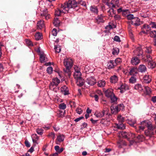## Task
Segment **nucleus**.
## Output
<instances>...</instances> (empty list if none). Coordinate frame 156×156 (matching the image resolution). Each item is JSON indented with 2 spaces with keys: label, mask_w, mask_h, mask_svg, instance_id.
<instances>
[{
  "label": "nucleus",
  "mask_w": 156,
  "mask_h": 156,
  "mask_svg": "<svg viewBox=\"0 0 156 156\" xmlns=\"http://www.w3.org/2000/svg\"><path fill=\"white\" fill-rule=\"evenodd\" d=\"M63 5L65 11H67L68 12L69 9H74L78 6V4L75 0H69L67 2H65L62 4Z\"/></svg>",
  "instance_id": "1"
},
{
  "label": "nucleus",
  "mask_w": 156,
  "mask_h": 156,
  "mask_svg": "<svg viewBox=\"0 0 156 156\" xmlns=\"http://www.w3.org/2000/svg\"><path fill=\"white\" fill-rule=\"evenodd\" d=\"M73 61L70 58H66L64 60V64L66 67V69H64V70L68 74L69 76H70L71 74L70 69L73 66Z\"/></svg>",
  "instance_id": "2"
},
{
  "label": "nucleus",
  "mask_w": 156,
  "mask_h": 156,
  "mask_svg": "<svg viewBox=\"0 0 156 156\" xmlns=\"http://www.w3.org/2000/svg\"><path fill=\"white\" fill-rule=\"evenodd\" d=\"M123 104H120L117 105L115 106V104L112 105L110 107L111 112L112 114H116L121 109H123Z\"/></svg>",
  "instance_id": "3"
},
{
  "label": "nucleus",
  "mask_w": 156,
  "mask_h": 156,
  "mask_svg": "<svg viewBox=\"0 0 156 156\" xmlns=\"http://www.w3.org/2000/svg\"><path fill=\"white\" fill-rule=\"evenodd\" d=\"M60 80L57 78H54L52 79V82L49 85V88L51 90H53L55 92H56L55 90V88L60 83Z\"/></svg>",
  "instance_id": "4"
},
{
  "label": "nucleus",
  "mask_w": 156,
  "mask_h": 156,
  "mask_svg": "<svg viewBox=\"0 0 156 156\" xmlns=\"http://www.w3.org/2000/svg\"><path fill=\"white\" fill-rule=\"evenodd\" d=\"M63 5L62 4L61 6H59L58 8L55 10V17H58L61 16L62 13H66L67 12V11H65L63 8Z\"/></svg>",
  "instance_id": "5"
},
{
  "label": "nucleus",
  "mask_w": 156,
  "mask_h": 156,
  "mask_svg": "<svg viewBox=\"0 0 156 156\" xmlns=\"http://www.w3.org/2000/svg\"><path fill=\"white\" fill-rule=\"evenodd\" d=\"M109 112V109L107 108H105L102 111H96L94 115L96 116V117L99 118H100L104 115L105 112H106L107 115H108Z\"/></svg>",
  "instance_id": "6"
},
{
  "label": "nucleus",
  "mask_w": 156,
  "mask_h": 156,
  "mask_svg": "<svg viewBox=\"0 0 156 156\" xmlns=\"http://www.w3.org/2000/svg\"><path fill=\"white\" fill-rule=\"evenodd\" d=\"M148 121L145 120L141 122V126H139V130L138 131H137V132H141L143 131L146 127H147Z\"/></svg>",
  "instance_id": "7"
},
{
  "label": "nucleus",
  "mask_w": 156,
  "mask_h": 156,
  "mask_svg": "<svg viewBox=\"0 0 156 156\" xmlns=\"http://www.w3.org/2000/svg\"><path fill=\"white\" fill-rule=\"evenodd\" d=\"M135 55L138 56H142L143 54V51L142 48L140 47H138L134 51Z\"/></svg>",
  "instance_id": "8"
},
{
  "label": "nucleus",
  "mask_w": 156,
  "mask_h": 156,
  "mask_svg": "<svg viewBox=\"0 0 156 156\" xmlns=\"http://www.w3.org/2000/svg\"><path fill=\"white\" fill-rule=\"evenodd\" d=\"M86 82L89 85H93L96 83V81L94 77L91 76L87 78L86 80Z\"/></svg>",
  "instance_id": "9"
},
{
  "label": "nucleus",
  "mask_w": 156,
  "mask_h": 156,
  "mask_svg": "<svg viewBox=\"0 0 156 156\" xmlns=\"http://www.w3.org/2000/svg\"><path fill=\"white\" fill-rule=\"evenodd\" d=\"M140 62V59L136 57H133L131 60V63L133 65H137Z\"/></svg>",
  "instance_id": "10"
},
{
  "label": "nucleus",
  "mask_w": 156,
  "mask_h": 156,
  "mask_svg": "<svg viewBox=\"0 0 156 156\" xmlns=\"http://www.w3.org/2000/svg\"><path fill=\"white\" fill-rule=\"evenodd\" d=\"M105 94L106 97L110 98L114 95L113 90L112 88H109L105 91Z\"/></svg>",
  "instance_id": "11"
},
{
  "label": "nucleus",
  "mask_w": 156,
  "mask_h": 156,
  "mask_svg": "<svg viewBox=\"0 0 156 156\" xmlns=\"http://www.w3.org/2000/svg\"><path fill=\"white\" fill-rule=\"evenodd\" d=\"M119 0H112L111 2L110 3H107V4L108 5H109V4L112 5V7L113 8H116V6L117 7L119 6Z\"/></svg>",
  "instance_id": "12"
},
{
  "label": "nucleus",
  "mask_w": 156,
  "mask_h": 156,
  "mask_svg": "<svg viewBox=\"0 0 156 156\" xmlns=\"http://www.w3.org/2000/svg\"><path fill=\"white\" fill-rule=\"evenodd\" d=\"M128 23L135 26H138L142 24L143 22V21H140V20H130L128 22Z\"/></svg>",
  "instance_id": "13"
},
{
  "label": "nucleus",
  "mask_w": 156,
  "mask_h": 156,
  "mask_svg": "<svg viewBox=\"0 0 156 156\" xmlns=\"http://www.w3.org/2000/svg\"><path fill=\"white\" fill-rule=\"evenodd\" d=\"M61 92L64 95H68L69 94V89L66 86H64L61 88Z\"/></svg>",
  "instance_id": "14"
},
{
  "label": "nucleus",
  "mask_w": 156,
  "mask_h": 156,
  "mask_svg": "<svg viewBox=\"0 0 156 156\" xmlns=\"http://www.w3.org/2000/svg\"><path fill=\"white\" fill-rule=\"evenodd\" d=\"M118 89L120 90V92L121 93H123L126 90L129 89L128 86L126 84H122L118 88Z\"/></svg>",
  "instance_id": "15"
},
{
  "label": "nucleus",
  "mask_w": 156,
  "mask_h": 156,
  "mask_svg": "<svg viewBox=\"0 0 156 156\" xmlns=\"http://www.w3.org/2000/svg\"><path fill=\"white\" fill-rule=\"evenodd\" d=\"M143 82L146 83H149L151 81V77L148 75H145L143 77Z\"/></svg>",
  "instance_id": "16"
},
{
  "label": "nucleus",
  "mask_w": 156,
  "mask_h": 156,
  "mask_svg": "<svg viewBox=\"0 0 156 156\" xmlns=\"http://www.w3.org/2000/svg\"><path fill=\"white\" fill-rule=\"evenodd\" d=\"M90 12L94 14H97L98 12V9L97 7L95 5H91L90 8Z\"/></svg>",
  "instance_id": "17"
},
{
  "label": "nucleus",
  "mask_w": 156,
  "mask_h": 156,
  "mask_svg": "<svg viewBox=\"0 0 156 156\" xmlns=\"http://www.w3.org/2000/svg\"><path fill=\"white\" fill-rule=\"evenodd\" d=\"M147 62V67L149 68L153 69L156 66V63L152 60L149 61Z\"/></svg>",
  "instance_id": "18"
},
{
  "label": "nucleus",
  "mask_w": 156,
  "mask_h": 156,
  "mask_svg": "<svg viewBox=\"0 0 156 156\" xmlns=\"http://www.w3.org/2000/svg\"><path fill=\"white\" fill-rule=\"evenodd\" d=\"M129 74L130 75H134L138 73V69L136 67H133L129 69Z\"/></svg>",
  "instance_id": "19"
},
{
  "label": "nucleus",
  "mask_w": 156,
  "mask_h": 156,
  "mask_svg": "<svg viewBox=\"0 0 156 156\" xmlns=\"http://www.w3.org/2000/svg\"><path fill=\"white\" fill-rule=\"evenodd\" d=\"M77 85L79 86H81L83 85L84 80L82 77L76 79Z\"/></svg>",
  "instance_id": "20"
},
{
  "label": "nucleus",
  "mask_w": 156,
  "mask_h": 156,
  "mask_svg": "<svg viewBox=\"0 0 156 156\" xmlns=\"http://www.w3.org/2000/svg\"><path fill=\"white\" fill-rule=\"evenodd\" d=\"M37 29H41L44 27V24L43 20H39L37 23Z\"/></svg>",
  "instance_id": "21"
},
{
  "label": "nucleus",
  "mask_w": 156,
  "mask_h": 156,
  "mask_svg": "<svg viewBox=\"0 0 156 156\" xmlns=\"http://www.w3.org/2000/svg\"><path fill=\"white\" fill-rule=\"evenodd\" d=\"M110 82L112 83H115L118 81V77L116 75L111 76L110 78Z\"/></svg>",
  "instance_id": "22"
},
{
  "label": "nucleus",
  "mask_w": 156,
  "mask_h": 156,
  "mask_svg": "<svg viewBox=\"0 0 156 156\" xmlns=\"http://www.w3.org/2000/svg\"><path fill=\"white\" fill-rule=\"evenodd\" d=\"M144 89V93L146 95H149L151 94L152 91L149 87L148 86H145Z\"/></svg>",
  "instance_id": "23"
},
{
  "label": "nucleus",
  "mask_w": 156,
  "mask_h": 156,
  "mask_svg": "<svg viewBox=\"0 0 156 156\" xmlns=\"http://www.w3.org/2000/svg\"><path fill=\"white\" fill-rule=\"evenodd\" d=\"M116 24H113L110 22L109 23V25L105 27V28L107 30H109L113 28H116Z\"/></svg>",
  "instance_id": "24"
},
{
  "label": "nucleus",
  "mask_w": 156,
  "mask_h": 156,
  "mask_svg": "<svg viewBox=\"0 0 156 156\" xmlns=\"http://www.w3.org/2000/svg\"><path fill=\"white\" fill-rule=\"evenodd\" d=\"M107 66L109 69H112L116 66V64L114 61L110 60L108 62Z\"/></svg>",
  "instance_id": "25"
},
{
  "label": "nucleus",
  "mask_w": 156,
  "mask_h": 156,
  "mask_svg": "<svg viewBox=\"0 0 156 156\" xmlns=\"http://www.w3.org/2000/svg\"><path fill=\"white\" fill-rule=\"evenodd\" d=\"M138 69L140 72L141 73H144L147 70L146 66L144 65H140L139 66Z\"/></svg>",
  "instance_id": "26"
},
{
  "label": "nucleus",
  "mask_w": 156,
  "mask_h": 156,
  "mask_svg": "<svg viewBox=\"0 0 156 156\" xmlns=\"http://www.w3.org/2000/svg\"><path fill=\"white\" fill-rule=\"evenodd\" d=\"M143 60L145 62L152 60V57L150 55H146L145 57L142 58Z\"/></svg>",
  "instance_id": "27"
},
{
  "label": "nucleus",
  "mask_w": 156,
  "mask_h": 156,
  "mask_svg": "<svg viewBox=\"0 0 156 156\" xmlns=\"http://www.w3.org/2000/svg\"><path fill=\"white\" fill-rule=\"evenodd\" d=\"M134 88L135 89L140 92H142L143 90V87L139 83L135 85Z\"/></svg>",
  "instance_id": "28"
},
{
  "label": "nucleus",
  "mask_w": 156,
  "mask_h": 156,
  "mask_svg": "<svg viewBox=\"0 0 156 156\" xmlns=\"http://www.w3.org/2000/svg\"><path fill=\"white\" fill-rule=\"evenodd\" d=\"M144 133L147 136L151 137L153 134L154 133L152 131L147 129L145 131Z\"/></svg>",
  "instance_id": "29"
},
{
  "label": "nucleus",
  "mask_w": 156,
  "mask_h": 156,
  "mask_svg": "<svg viewBox=\"0 0 156 156\" xmlns=\"http://www.w3.org/2000/svg\"><path fill=\"white\" fill-rule=\"evenodd\" d=\"M117 127L119 129H125V126L123 123L119 122L116 124Z\"/></svg>",
  "instance_id": "30"
},
{
  "label": "nucleus",
  "mask_w": 156,
  "mask_h": 156,
  "mask_svg": "<svg viewBox=\"0 0 156 156\" xmlns=\"http://www.w3.org/2000/svg\"><path fill=\"white\" fill-rule=\"evenodd\" d=\"M128 122L131 126L136 128V126L134 125L136 123V120L134 119L128 120Z\"/></svg>",
  "instance_id": "31"
},
{
  "label": "nucleus",
  "mask_w": 156,
  "mask_h": 156,
  "mask_svg": "<svg viewBox=\"0 0 156 156\" xmlns=\"http://www.w3.org/2000/svg\"><path fill=\"white\" fill-rule=\"evenodd\" d=\"M98 85L99 87H103L105 85V82L103 80H99L98 82Z\"/></svg>",
  "instance_id": "32"
},
{
  "label": "nucleus",
  "mask_w": 156,
  "mask_h": 156,
  "mask_svg": "<svg viewBox=\"0 0 156 156\" xmlns=\"http://www.w3.org/2000/svg\"><path fill=\"white\" fill-rule=\"evenodd\" d=\"M147 127L148 130L152 131L156 128V126H153L151 122L148 121Z\"/></svg>",
  "instance_id": "33"
},
{
  "label": "nucleus",
  "mask_w": 156,
  "mask_h": 156,
  "mask_svg": "<svg viewBox=\"0 0 156 156\" xmlns=\"http://www.w3.org/2000/svg\"><path fill=\"white\" fill-rule=\"evenodd\" d=\"M41 16H42V18L43 19L48 20L51 18L50 15L46 13L41 14Z\"/></svg>",
  "instance_id": "34"
},
{
  "label": "nucleus",
  "mask_w": 156,
  "mask_h": 156,
  "mask_svg": "<svg viewBox=\"0 0 156 156\" xmlns=\"http://www.w3.org/2000/svg\"><path fill=\"white\" fill-rule=\"evenodd\" d=\"M32 141L34 143L37 144V141L38 139V137L36 134H33L31 136Z\"/></svg>",
  "instance_id": "35"
},
{
  "label": "nucleus",
  "mask_w": 156,
  "mask_h": 156,
  "mask_svg": "<svg viewBox=\"0 0 156 156\" xmlns=\"http://www.w3.org/2000/svg\"><path fill=\"white\" fill-rule=\"evenodd\" d=\"M42 35L39 32H37L35 35V38L36 40H39L42 38Z\"/></svg>",
  "instance_id": "36"
},
{
  "label": "nucleus",
  "mask_w": 156,
  "mask_h": 156,
  "mask_svg": "<svg viewBox=\"0 0 156 156\" xmlns=\"http://www.w3.org/2000/svg\"><path fill=\"white\" fill-rule=\"evenodd\" d=\"M64 136L63 135H60L57 136V140L59 142H61L64 140Z\"/></svg>",
  "instance_id": "37"
},
{
  "label": "nucleus",
  "mask_w": 156,
  "mask_h": 156,
  "mask_svg": "<svg viewBox=\"0 0 156 156\" xmlns=\"http://www.w3.org/2000/svg\"><path fill=\"white\" fill-rule=\"evenodd\" d=\"M40 59L41 62L43 63L46 61L47 58L45 57L44 55L41 54L40 55Z\"/></svg>",
  "instance_id": "38"
},
{
  "label": "nucleus",
  "mask_w": 156,
  "mask_h": 156,
  "mask_svg": "<svg viewBox=\"0 0 156 156\" xmlns=\"http://www.w3.org/2000/svg\"><path fill=\"white\" fill-rule=\"evenodd\" d=\"M117 120L119 122L123 123L125 120V118L121 115H118Z\"/></svg>",
  "instance_id": "39"
},
{
  "label": "nucleus",
  "mask_w": 156,
  "mask_h": 156,
  "mask_svg": "<svg viewBox=\"0 0 156 156\" xmlns=\"http://www.w3.org/2000/svg\"><path fill=\"white\" fill-rule=\"evenodd\" d=\"M81 72H76L74 73L73 76L74 78L76 80L81 77Z\"/></svg>",
  "instance_id": "40"
},
{
  "label": "nucleus",
  "mask_w": 156,
  "mask_h": 156,
  "mask_svg": "<svg viewBox=\"0 0 156 156\" xmlns=\"http://www.w3.org/2000/svg\"><path fill=\"white\" fill-rule=\"evenodd\" d=\"M55 148L57 152L59 154L62 152L64 150L63 148H61L60 149L59 147L57 145L55 146Z\"/></svg>",
  "instance_id": "41"
},
{
  "label": "nucleus",
  "mask_w": 156,
  "mask_h": 156,
  "mask_svg": "<svg viewBox=\"0 0 156 156\" xmlns=\"http://www.w3.org/2000/svg\"><path fill=\"white\" fill-rule=\"evenodd\" d=\"M144 52L148 54H150L152 52V49L151 46L146 47L144 48Z\"/></svg>",
  "instance_id": "42"
},
{
  "label": "nucleus",
  "mask_w": 156,
  "mask_h": 156,
  "mask_svg": "<svg viewBox=\"0 0 156 156\" xmlns=\"http://www.w3.org/2000/svg\"><path fill=\"white\" fill-rule=\"evenodd\" d=\"M53 23L56 27H59L61 23L60 20H54Z\"/></svg>",
  "instance_id": "43"
},
{
  "label": "nucleus",
  "mask_w": 156,
  "mask_h": 156,
  "mask_svg": "<svg viewBox=\"0 0 156 156\" xmlns=\"http://www.w3.org/2000/svg\"><path fill=\"white\" fill-rule=\"evenodd\" d=\"M54 49L55 50L56 52L59 53L61 50V48L59 45H55Z\"/></svg>",
  "instance_id": "44"
},
{
  "label": "nucleus",
  "mask_w": 156,
  "mask_h": 156,
  "mask_svg": "<svg viewBox=\"0 0 156 156\" xmlns=\"http://www.w3.org/2000/svg\"><path fill=\"white\" fill-rule=\"evenodd\" d=\"M136 81V78L134 76H132L129 80L130 83H134Z\"/></svg>",
  "instance_id": "45"
},
{
  "label": "nucleus",
  "mask_w": 156,
  "mask_h": 156,
  "mask_svg": "<svg viewBox=\"0 0 156 156\" xmlns=\"http://www.w3.org/2000/svg\"><path fill=\"white\" fill-rule=\"evenodd\" d=\"M128 134L125 132H122L120 133V135H121L124 138H127Z\"/></svg>",
  "instance_id": "46"
},
{
  "label": "nucleus",
  "mask_w": 156,
  "mask_h": 156,
  "mask_svg": "<svg viewBox=\"0 0 156 156\" xmlns=\"http://www.w3.org/2000/svg\"><path fill=\"white\" fill-rule=\"evenodd\" d=\"M66 105L64 103H62L59 104V107L60 109L64 110L66 108Z\"/></svg>",
  "instance_id": "47"
},
{
  "label": "nucleus",
  "mask_w": 156,
  "mask_h": 156,
  "mask_svg": "<svg viewBox=\"0 0 156 156\" xmlns=\"http://www.w3.org/2000/svg\"><path fill=\"white\" fill-rule=\"evenodd\" d=\"M109 98H110L112 102H115L117 101V98L116 97L114 94L113 96Z\"/></svg>",
  "instance_id": "48"
},
{
  "label": "nucleus",
  "mask_w": 156,
  "mask_h": 156,
  "mask_svg": "<svg viewBox=\"0 0 156 156\" xmlns=\"http://www.w3.org/2000/svg\"><path fill=\"white\" fill-rule=\"evenodd\" d=\"M150 35L151 37H156V31L154 30L150 32Z\"/></svg>",
  "instance_id": "49"
},
{
  "label": "nucleus",
  "mask_w": 156,
  "mask_h": 156,
  "mask_svg": "<svg viewBox=\"0 0 156 156\" xmlns=\"http://www.w3.org/2000/svg\"><path fill=\"white\" fill-rule=\"evenodd\" d=\"M137 138L140 141H142L144 140V136L142 135H139L137 137Z\"/></svg>",
  "instance_id": "50"
},
{
  "label": "nucleus",
  "mask_w": 156,
  "mask_h": 156,
  "mask_svg": "<svg viewBox=\"0 0 156 156\" xmlns=\"http://www.w3.org/2000/svg\"><path fill=\"white\" fill-rule=\"evenodd\" d=\"M119 52V50L118 48H114L112 52V54L113 55H115L118 54Z\"/></svg>",
  "instance_id": "51"
},
{
  "label": "nucleus",
  "mask_w": 156,
  "mask_h": 156,
  "mask_svg": "<svg viewBox=\"0 0 156 156\" xmlns=\"http://www.w3.org/2000/svg\"><path fill=\"white\" fill-rule=\"evenodd\" d=\"M143 27L147 31L151 30V27L147 24H144L143 26Z\"/></svg>",
  "instance_id": "52"
},
{
  "label": "nucleus",
  "mask_w": 156,
  "mask_h": 156,
  "mask_svg": "<svg viewBox=\"0 0 156 156\" xmlns=\"http://www.w3.org/2000/svg\"><path fill=\"white\" fill-rule=\"evenodd\" d=\"M37 133L40 135H41L43 133V130L41 129L38 128L36 130Z\"/></svg>",
  "instance_id": "53"
},
{
  "label": "nucleus",
  "mask_w": 156,
  "mask_h": 156,
  "mask_svg": "<svg viewBox=\"0 0 156 156\" xmlns=\"http://www.w3.org/2000/svg\"><path fill=\"white\" fill-rule=\"evenodd\" d=\"M128 139L130 138L133 139L135 137V135L134 133H128Z\"/></svg>",
  "instance_id": "54"
},
{
  "label": "nucleus",
  "mask_w": 156,
  "mask_h": 156,
  "mask_svg": "<svg viewBox=\"0 0 156 156\" xmlns=\"http://www.w3.org/2000/svg\"><path fill=\"white\" fill-rule=\"evenodd\" d=\"M129 13V9H127L126 10H123L122 11V15L124 16H127V14Z\"/></svg>",
  "instance_id": "55"
},
{
  "label": "nucleus",
  "mask_w": 156,
  "mask_h": 156,
  "mask_svg": "<svg viewBox=\"0 0 156 156\" xmlns=\"http://www.w3.org/2000/svg\"><path fill=\"white\" fill-rule=\"evenodd\" d=\"M26 42L27 44L29 46H32L33 45L31 41L29 39H26Z\"/></svg>",
  "instance_id": "56"
},
{
  "label": "nucleus",
  "mask_w": 156,
  "mask_h": 156,
  "mask_svg": "<svg viewBox=\"0 0 156 156\" xmlns=\"http://www.w3.org/2000/svg\"><path fill=\"white\" fill-rule=\"evenodd\" d=\"M74 69L75 70V72H80V68L78 66H74Z\"/></svg>",
  "instance_id": "57"
},
{
  "label": "nucleus",
  "mask_w": 156,
  "mask_h": 156,
  "mask_svg": "<svg viewBox=\"0 0 156 156\" xmlns=\"http://www.w3.org/2000/svg\"><path fill=\"white\" fill-rule=\"evenodd\" d=\"M51 34L54 36H56L57 34V31L56 29L54 28L52 31Z\"/></svg>",
  "instance_id": "58"
},
{
  "label": "nucleus",
  "mask_w": 156,
  "mask_h": 156,
  "mask_svg": "<svg viewBox=\"0 0 156 156\" xmlns=\"http://www.w3.org/2000/svg\"><path fill=\"white\" fill-rule=\"evenodd\" d=\"M126 16L128 20H133L135 18L133 15L132 14L127 15Z\"/></svg>",
  "instance_id": "59"
},
{
  "label": "nucleus",
  "mask_w": 156,
  "mask_h": 156,
  "mask_svg": "<svg viewBox=\"0 0 156 156\" xmlns=\"http://www.w3.org/2000/svg\"><path fill=\"white\" fill-rule=\"evenodd\" d=\"M60 113H59V116L61 117H63L66 113V112L65 110H64L63 111L62 110H60Z\"/></svg>",
  "instance_id": "60"
},
{
  "label": "nucleus",
  "mask_w": 156,
  "mask_h": 156,
  "mask_svg": "<svg viewBox=\"0 0 156 156\" xmlns=\"http://www.w3.org/2000/svg\"><path fill=\"white\" fill-rule=\"evenodd\" d=\"M122 62V60L121 58H116L115 61H114L115 63L116 66L118 64Z\"/></svg>",
  "instance_id": "61"
},
{
  "label": "nucleus",
  "mask_w": 156,
  "mask_h": 156,
  "mask_svg": "<svg viewBox=\"0 0 156 156\" xmlns=\"http://www.w3.org/2000/svg\"><path fill=\"white\" fill-rule=\"evenodd\" d=\"M150 26L152 28H156V23L151 22L150 24Z\"/></svg>",
  "instance_id": "62"
},
{
  "label": "nucleus",
  "mask_w": 156,
  "mask_h": 156,
  "mask_svg": "<svg viewBox=\"0 0 156 156\" xmlns=\"http://www.w3.org/2000/svg\"><path fill=\"white\" fill-rule=\"evenodd\" d=\"M53 71V68L51 67H48L47 69V73L50 74L52 73V72Z\"/></svg>",
  "instance_id": "63"
},
{
  "label": "nucleus",
  "mask_w": 156,
  "mask_h": 156,
  "mask_svg": "<svg viewBox=\"0 0 156 156\" xmlns=\"http://www.w3.org/2000/svg\"><path fill=\"white\" fill-rule=\"evenodd\" d=\"M76 112L79 114H80L82 113L83 110L80 108H77L76 109Z\"/></svg>",
  "instance_id": "64"
}]
</instances>
